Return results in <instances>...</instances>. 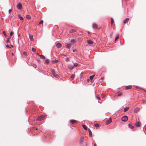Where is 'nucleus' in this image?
Returning <instances> with one entry per match:
<instances>
[{"label": "nucleus", "instance_id": "f257e3e1", "mask_svg": "<svg viewBox=\"0 0 146 146\" xmlns=\"http://www.w3.org/2000/svg\"><path fill=\"white\" fill-rule=\"evenodd\" d=\"M128 119V117L127 116H124L122 117L121 120L123 121H126Z\"/></svg>", "mask_w": 146, "mask_h": 146}, {"label": "nucleus", "instance_id": "f03ea898", "mask_svg": "<svg viewBox=\"0 0 146 146\" xmlns=\"http://www.w3.org/2000/svg\"><path fill=\"white\" fill-rule=\"evenodd\" d=\"M44 117L43 115L39 116L37 117V120L38 121H41L43 119Z\"/></svg>", "mask_w": 146, "mask_h": 146}, {"label": "nucleus", "instance_id": "7ed1b4c3", "mask_svg": "<svg viewBox=\"0 0 146 146\" xmlns=\"http://www.w3.org/2000/svg\"><path fill=\"white\" fill-rule=\"evenodd\" d=\"M17 8L19 9H21L22 7V4L21 3H19L17 5Z\"/></svg>", "mask_w": 146, "mask_h": 146}, {"label": "nucleus", "instance_id": "20e7f679", "mask_svg": "<svg viewBox=\"0 0 146 146\" xmlns=\"http://www.w3.org/2000/svg\"><path fill=\"white\" fill-rule=\"evenodd\" d=\"M76 30L75 29H71L69 31V33H72L76 32Z\"/></svg>", "mask_w": 146, "mask_h": 146}, {"label": "nucleus", "instance_id": "39448f33", "mask_svg": "<svg viewBox=\"0 0 146 146\" xmlns=\"http://www.w3.org/2000/svg\"><path fill=\"white\" fill-rule=\"evenodd\" d=\"M140 110V109L139 108H135L134 110V112L135 113H137Z\"/></svg>", "mask_w": 146, "mask_h": 146}, {"label": "nucleus", "instance_id": "423d86ee", "mask_svg": "<svg viewBox=\"0 0 146 146\" xmlns=\"http://www.w3.org/2000/svg\"><path fill=\"white\" fill-rule=\"evenodd\" d=\"M92 27L94 29H98V27L97 25L95 23H94L93 24Z\"/></svg>", "mask_w": 146, "mask_h": 146}, {"label": "nucleus", "instance_id": "0eeeda50", "mask_svg": "<svg viewBox=\"0 0 146 146\" xmlns=\"http://www.w3.org/2000/svg\"><path fill=\"white\" fill-rule=\"evenodd\" d=\"M87 43L88 44H93L94 42L92 40H87Z\"/></svg>", "mask_w": 146, "mask_h": 146}, {"label": "nucleus", "instance_id": "6e6552de", "mask_svg": "<svg viewBox=\"0 0 146 146\" xmlns=\"http://www.w3.org/2000/svg\"><path fill=\"white\" fill-rule=\"evenodd\" d=\"M141 125V123L140 122L138 121L136 123L135 125L137 127H139Z\"/></svg>", "mask_w": 146, "mask_h": 146}, {"label": "nucleus", "instance_id": "1a4fd4ad", "mask_svg": "<svg viewBox=\"0 0 146 146\" xmlns=\"http://www.w3.org/2000/svg\"><path fill=\"white\" fill-rule=\"evenodd\" d=\"M56 46L57 48H59L61 47L62 45L61 43L60 42H58L56 44Z\"/></svg>", "mask_w": 146, "mask_h": 146}, {"label": "nucleus", "instance_id": "9d476101", "mask_svg": "<svg viewBox=\"0 0 146 146\" xmlns=\"http://www.w3.org/2000/svg\"><path fill=\"white\" fill-rule=\"evenodd\" d=\"M71 47V45L70 44H66V48H68L69 49Z\"/></svg>", "mask_w": 146, "mask_h": 146}, {"label": "nucleus", "instance_id": "9b49d317", "mask_svg": "<svg viewBox=\"0 0 146 146\" xmlns=\"http://www.w3.org/2000/svg\"><path fill=\"white\" fill-rule=\"evenodd\" d=\"M112 120L111 118H110L109 120L107 121L106 124L108 125L110 123L112 122Z\"/></svg>", "mask_w": 146, "mask_h": 146}, {"label": "nucleus", "instance_id": "f8f14e48", "mask_svg": "<svg viewBox=\"0 0 146 146\" xmlns=\"http://www.w3.org/2000/svg\"><path fill=\"white\" fill-rule=\"evenodd\" d=\"M129 18H127L125 20H124L123 22V23L124 24H125L126 23H127L129 21Z\"/></svg>", "mask_w": 146, "mask_h": 146}, {"label": "nucleus", "instance_id": "ddd939ff", "mask_svg": "<svg viewBox=\"0 0 146 146\" xmlns=\"http://www.w3.org/2000/svg\"><path fill=\"white\" fill-rule=\"evenodd\" d=\"M29 37L30 40H31L33 41L34 40L33 36V35H29Z\"/></svg>", "mask_w": 146, "mask_h": 146}, {"label": "nucleus", "instance_id": "4468645a", "mask_svg": "<svg viewBox=\"0 0 146 146\" xmlns=\"http://www.w3.org/2000/svg\"><path fill=\"white\" fill-rule=\"evenodd\" d=\"M88 130L89 134V135L90 137H91L92 135V133L90 129H89Z\"/></svg>", "mask_w": 146, "mask_h": 146}, {"label": "nucleus", "instance_id": "2eb2a0df", "mask_svg": "<svg viewBox=\"0 0 146 146\" xmlns=\"http://www.w3.org/2000/svg\"><path fill=\"white\" fill-rule=\"evenodd\" d=\"M68 68L70 69H72L73 68V66L72 65H69Z\"/></svg>", "mask_w": 146, "mask_h": 146}, {"label": "nucleus", "instance_id": "dca6fc26", "mask_svg": "<svg viewBox=\"0 0 146 146\" xmlns=\"http://www.w3.org/2000/svg\"><path fill=\"white\" fill-rule=\"evenodd\" d=\"M70 121L72 123H76V121L75 120H74V119L71 120H70Z\"/></svg>", "mask_w": 146, "mask_h": 146}, {"label": "nucleus", "instance_id": "f3484780", "mask_svg": "<svg viewBox=\"0 0 146 146\" xmlns=\"http://www.w3.org/2000/svg\"><path fill=\"white\" fill-rule=\"evenodd\" d=\"M129 107H127L125 108L123 110L124 112H125L129 110Z\"/></svg>", "mask_w": 146, "mask_h": 146}, {"label": "nucleus", "instance_id": "a211bd4d", "mask_svg": "<svg viewBox=\"0 0 146 146\" xmlns=\"http://www.w3.org/2000/svg\"><path fill=\"white\" fill-rule=\"evenodd\" d=\"M19 18L21 20H23V17H22L20 15H18Z\"/></svg>", "mask_w": 146, "mask_h": 146}, {"label": "nucleus", "instance_id": "6ab92c4d", "mask_svg": "<svg viewBox=\"0 0 146 146\" xmlns=\"http://www.w3.org/2000/svg\"><path fill=\"white\" fill-rule=\"evenodd\" d=\"M52 74L53 76L57 78V77L58 75L56 74L54 72H53L52 73Z\"/></svg>", "mask_w": 146, "mask_h": 146}, {"label": "nucleus", "instance_id": "aec40b11", "mask_svg": "<svg viewBox=\"0 0 146 146\" xmlns=\"http://www.w3.org/2000/svg\"><path fill=\"white\" fill-rule=\"evenodd\" d=\"M132 87V86L131 85H129L127 86H126L125 87L126 89H130Z\"/></svg>", "mask_w": 146, "mask_h": 146}, {"label": "nucleus", "instance_id": "412c9836", "mask_svg": "<svg viewBox=\"0 0 146 146\" xmlns=\"http://www.w3.org/2000/svg\"><path fill=\"white\" fill-rule=\"evenodd\" d=\"M83 128L84 129H85L86 130H87L88 129H87V127L85 125H82Z\"/></svg>", "mask_w": 146, "mask_h": 146}, {"label": "nucleus", "instance_id": "4be33fe9", "mask_svg": "<svg viewBox=\"0 0 146 146\" xmlns=\"http://www.w3.org/2000/svg\"><path fill=\"white\" fill-rule=\"evenodd\" d=\"M128 126L131 129H133L134 128V127L130 124H128Z\"/></svg>", "mask_w": 146, "mask_h": 146}, {"label": "nucleus", "instance_id": "5701e85b", "mask_svg": "<svg viewBox=\"0 0 146 146\" xmlns=\"http://www.w3.org/2000/svg\"><path fill=\"white\" fill-rule=\"evenodd\" d=\"M40 57L41 58L44 59H45V57L43 55H41L40 56Z\"/></svg>", "mask_w": 146, "mask_h": 146}, {"label": "nucleus", "instance_id": "b1692460", "mask_svg": "<svg viewBox=\"0 0 146 146\" xmlns=\"http://www.w3.org/2000/svg\"><path fill=\"white\" fill-rule=\"evenodd\" d=\"M65 60L66 62H68L70 61V58L68 57H66V58H65Z\"/></svg>", "mask_w": 146, "mask_h": 146}, {"label": "nucleus", "instance_id": "393cba45", "mask_svg": "<svg viewBox=\"0 0 146 146\" xmlns=\"http://www.w3.org/2000/svg\"><path fill=\"white\" fill-rule=\"evenodd\" d=\"M32 66L35 68H36L37 67L36 65L35 64H33Z\"/></svg>", "mask_w": 146, "mask_h": 146}, {"label": "nucleus", "instance_id": "a878e982", "mask_svg": "<svg viewBox=\"0 0 146 146\" xmlns=\"http://www.w3.org/2000/svg\"><path fill=\"white\" fill-rule=\"evenodd\" d=\"M45 62L46 64H48L49 62V60L48 59H46L45 60Z\"/></svg>", "mask_w": 146, "mask_h": 146}, {"label": "nucleus", "instance_id": "bb28decb", "mask_svg": "<svg viewBox=\"0 0 146 146\" xmlns=\"http://www.w3.org/2000/svg\"><path fill=\"white\" fill-rule=\"evenodd\" d=\"M32 51L34 52H35L36 50V49L34 48H33L32 49Z\"/></svg>", "mask_w": 146, "mask_h": 146}, {"label": "nucleus", "instance_id": "cd10ccee", "mask_svg": "<svg viewBox=\"0 0 146 146\" xmlns=\"http://www.w3.org/2000/svg\"><path fill=\"white\" fill-rule=\"evenodd\" d=\"M94 76H95V75H94L93 76H90V79L91 80H92Z\"/></svg>", "mask_w": 146, "mask_h": 146}, {"label": "nucleus", "instance_id": "c85d7f7f", "mask_svg": "<svg viewBox=\"0 0 146 146\" xmlns=\"http://www.w3.org/2000/svg\"><path fill=\"white\" fill-rule=\"evenodd\" d=\"M94 125L96 127H98L99 126V125L98 123H95L94 124Z\"/></svg>", "mask_w": 146, "mask_h": 146}, {"label": "nucleus", "instance_id": "c756f323", "mask_svg": "<svg viewBox=\"0 0 146 146\" xmlns=\"http://www.w3.org/2000/svg\"><path fill=\"white\" fill-rule=\"evenodd\" d=\"M23 54L25 56H26L27 55V53L26 52H23Z\"/></svg>", "mask_w": 146, "mask_h": 146}, {"label": "nucleus", "instance_id": "7c9ffc66", "mask_svg": "<svg viewBox=\"0 0 146 146\" xmlns=\"http://www.w3.org/2000/svg\"><path fill=\"white\" fill-rule=\"evenodd\" d=\"M74 66L75 67H76L78 65V64L77 63H75L74 64Z\"/></svg>", "mask_w": 146, "mask_h": 146}, {"label": "nucleus", "instance_id": "2f4dec72", "mask_svg": "<svg viewBox=\"0 0 146 146\" xmlns=\"http://www.w3.org/2000/svg\"><path fill=\"white\" fill-rule=\"evenodd\" d=\"M3 34H4V35L5 36H7V35L6 34V33H5V31H3Z\"/></svg>", "mask_w": 146, "mask_h": 146}, {"label": "nucleus", "instance_id": "473e14b6", "mask_svg": "<svg viewBox=\"0 0 146 146\" xmlns=\"http://www.w3.org/2000/svg\"><path fill=\"white\" fill-rule=\"evenodd\" d=\"M71 42L73 44L75 42V40L74 39L72 40H71Z\"/></svg>", "mask_w": 146, "mask_h": 146}, {"label": "nucleus", "instance_id": "72a5a7b5", "mask_svg": "<svg viewBox=\"0 0 146 146\" xmlns=\"http://www.w3.org/2000/svg\"><path fill=\"white\" fill-rule=\"evenodd\" d=\"M111 25H112L113 23H114V21L112 18L111 19Z\"/></svg>", "mask_w": 146, "mask_h": 146}, {"label": "nucleus", "instance_id": "f704fd0d", "mask_svg": "<svg viewBox=\"0 0 146 146\" xmlns=\"http://www.w3.org/2000/svg\"><path fill=\"white\" fill-rule=\"evenodd\" d=\"M119 35H118V36L115 38V41H116L119 38Z\"/></svg>", "mask_w": 146, "mask_h": 146}, {"label": "nucleus", "instance_id": "c9c22d12", "mask_svg": "<svg viewBox=\"0 0 146 146\" xmlns=\"http://www.w3.org/2000/svg\"><path fill=\"white\" fill-rule=\"evenodd\" d=\"M26 17L27 19H29L30 18H31V17L29 15H27V16H26Z\"/></svg>", "mask_w": 146, "mask_h": 146}, {"label": "nucleus", "instance_id": "e433bc0d", "mask_svg": "<svg viewBox=\"0 0 146 146\" xmlns=\"http://www.w3.org/2000/svg\"><path fill=\"white\" fill-rule=\"evenodd\" d=\"M118 96H121L122 95L121 93L120 92H118Z\"/></svg>", "mask_w": 146, "mask_h": 146}, {"label": "nucleus", "instance_id": "4c0bfd02", "mask_svg": "<svg viewBox=\"0 0 146 146\" xmlns=\"http://www.w3.org/2000/svg\"><path fill=\"white\" fill-rule=\"evenodd\" d=\"M43 21L42 20L41 21H40V22H39V24H42L43 23Z\"/></svg>", "mask_w": 146, "mask_h": 146}, {"label": "nucleus", "instance_id": "58836bf2", "mask_svg": "<svg viewBox=\"0 0 146 146\" xmlns=\"http://www.w3.org/2000/svg\"><path fill=\"white\" fill-rule=\"evenodd\" d=\"M75 77V76L74 75H72L70 77V78H72V79H73L74 78V77Z\"/></svg>", "mask_w": 146, "mask_h": 146}, {"label": "nucleus", "instance_id": "ea45409f", "mask_svg": "<svg viewBox=\"0 0 146 146\" xmlns=\"http://www.w3.org/2000/svg\"><path fill=\"white\" fill-rule=\"evenodd\" d=\"M96 98L97 99H98V100H100V98L98 96H96Z\"/></svg>", "mask_w": 146, "mask_h": 146}, {"label": "nucleus", "instance_id": "a19ab883", "mask_svg": "<svg viewBox=\"0 0 146 146\" xmlns=\"http://www.w3.org/2000/svg\"><path fill=\"white\" fill-rule=\"evenodd\" d=\"M6 46L7 48H11V46H10L8 44H7Z\"/></svg>", "mask_w": 146, "mask_h": 146}, {"label": "nucleus", "instance_id": "79ce46f5", "mask_svg": "<svg viewBox=\"0 0 146 146\" xmlns=\"http://www.w3.org/2000/svg\"><path fill=\"white\" fill-rule=\"evenodd\" d=\"M13 34V32H11L10 33V36H12Z\"/></svg>", "mask_w": 146, "mask_h": 146}, {"label": "nucleus", "instance_id": "37998d69", "mask_svg": "<svg viewBox=\"0 0 146 146\" xmlns=\"http://www.w3.org/2000/svg\"><path fill=\"white\" fill-rule=\"evenodd\" d=\"M6 42L7 43H8L9 42V38H8L6 41Z\"/></svg>", "mask_w": 146, "mask_h": 146}, {"label": "nucleus", "instance_id": "c03bdc74", "mask_svg": "<svg viewBox=\"0 0 146 146\" xmlns=\"http://www.w3.org/2000/svg\"><path fill=\"white\" fill-rule=\"evenodd\" d=\"M84 139L83 138H81V142H83V141Z\"/></svg>", "mask_w": 146, "mask_h": 146}, {"label": "nucleus", "instance_id": "a18cd8bd", "mask_svg": "<svg viewBox=\"0 0 146 146\" xmlns=\"http://www.w3.org/2000/svg\"><path fill=\"white\" fill-rule=\"evenodd\" d=\"M11 10H11V9H9V13H10V12H11Z\"/></svg>", "mask_w": 146, "mask_h": 146}, {"label": "nucleus", "instance_id": "49530a36", "mask_svg": "<svg viewBox=\"0 0 146 146\" xmlns=\"http://www.w3.org/2000/svg\"><path fill=\"white\" fill-rule=\"evenodd\" d=\"M94 146H96V143H95L94 144Z\"/></svg>", "mask_w": 146, "mask_h": 146}, {"label": "nucleus", "instance_id": "de8ad7c7", "mask_svg": "<svg viewBox=\"0 0 146 146\" xmlns=\"http://www.w3.org/2000/svg\"><path fill=\"white\" fill-rule=\"evenodd\" d=\"M105 97V95H104V96H103V98H104Z\"/></svg>", "mask_w": 146, "mask_h": 146}, {"label": "nucleus", "instance_id": "09e8293b", "mask_svg": "<svg viewBox=\"0 0 146 146\" xmlns=\"http://www.w3.org/2000/svg\"><path fill=\"white\" fill-rule=\"evenodd\" d=\"M11 47L13 48V46L12 45H11Z\"/></svg>", "mask_w": 146, "mask_h": 146}, {"label": "nucleus", "instance_id": "8fccbe9b", "mask_svg": "<svg viewBox=\"0 0 146 146\" xmlns=\"http://www.w3.org/2000/svg\"><path fill=\"white\" fill-rule=\"evenodd\" d=\"M89 79H88V80H87V81H88V82L89 81Z\"/></svg>", "mask_w": 146, "mask_h": 146}, {"label": "nucleus", "instance_id": "3c124183", "mask_svg": "<svg viewBox=\"0 0 146 146\" xmlns=\"http://www.w3.org/2000/svg\"><path fill=\"white\" fill-rule=\"evenodd\" d=\"M64 56H66V55H64Z\"/></svg>", "mask_w": 146, "mask_h": 146}, {"label": "nucleus", "instance_id": "603ef678", "mask_svg": "<svg viewBox=\"0 0 146 146\" xmlns=\"http://www.w3.org/2000/svg\"><path fill=\"white\" fill-rule=\"evenodd\" d=\"M73 52H74V50H73Z\"/></svg>", "mask_w": 146, "mask_h": 146}, {"label": "nucleus", "instance_id": "864d4df0", "mask_svg": "<svg viewBox=\"0 0 146 146\" xmlns=\"http://www.w3.org/2000/svg\"><path fill=\"white\" fill-rule=\"evenodd\" d=\"M12 55H13V53H12Z\"/></svg>", "mask_w": 146, "mask_h": 146}]
</instances>
